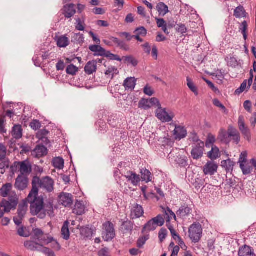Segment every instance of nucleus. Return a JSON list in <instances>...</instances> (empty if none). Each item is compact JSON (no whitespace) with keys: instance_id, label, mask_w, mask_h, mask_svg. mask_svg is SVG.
<instances>
[{"instance_id":"nucleus-1","label":"nucleus","mask_w":256,"mask_h":256,"mask_svg":"<svg viewBox=\"0 0 256 256\" xmlns=\"http://www.w3.org/2000/svg\"><path fill=\"white\" fill-rule=\"evenodd\" d=\"M27 200L30 204V212L32 215L37 216L40 218H44L46 214L51 216L53 207L51 204H44V200L42 196H38L36 190H31L28 195Z\"/></svg>"},{"instance_id":"nucleus-2","label":"nucleus","mask_w":256,"mask_h":256,"mask_svg":"<svg viewBox=\"0 0 256 256\" xmlns=\"http://www.w3.org/2000/svg\"><path fill=\"white\" fill-rule=\"evenodd\" d=\"M54 184L53 180L48 176L43 178L42 179L34 176L32 181V190L36 189L38 194V188L40 187L48 192H51L54 190Z\"/></svg>"},{"instance_id":"nucleus-3","label":"nucleus","mask_w":256,"mask_h":256,"mask_svg":"<svg viewBox=\"0 0 256 256\" xmlns=\"http://www.w3.org/2000/svg\"><path fill=\"white\" fill-rule=\"evenodd\" d=\"M164 224V218L163 216L159 214L156 217L150 220L144 226L142 232L146 233L150 231L154 230L158 226H162Z\"/></svg>"},{"instance_id":"nucleus-4","label":"nucleus","mask_w":256,"mask_h":256,"mask_svg":"<svg viewBox=\"0 0 256 256\" xmlns=\"http://www.w3.org/2000/svg\"><path fill=\"white\" fill-rule=\"evenodd\" d=\"M16 204L17 198L16 194L9 201L2 200L0 204V218L3 217L5 213L9 212L12 209L14 208Z\"/></svg>"},{"instance_id":"nucleus-5","label":"nucleus","mask_w":256,"mask_h":256,"mask_svg":"<svg viewBox=\"0 0 256 256\" xmlns=\"http://www.w3.org/2000/svg\"><path fill=\"white\" fill-rule=\"evenodd\" d=\"M32 232L34 239L37 240L42 246L48 244L52 240V236L48 234H44L40 229L36 228Z\"/></svg>"},{"instance_id":"nucleus-6","label":"nucleus","mask_w":256,"mask_h":256,"mask_svg":"<svg viewBox=\"0 0 256 256\" xmlns=\"http://www.w3.org/2000/svg\"><path fill=\"white\" fill-rule=\"evenodd\" d=\"M102 238L106 242L112 240L116 236L114 226L110 222H106L102 225Z\"/></svg>"},{"instance_id":"nucleus-7","label":"nucleus","mask_w":256,"mask_h":256,"mask_svg":"<svg viewBox=\"0 0 256 256\" xmlns=\"http://www.w3.org/2000/svg\"><path fill=\"white\" fill-rule=\"evenodd\" d=\"M202 230L200 224H194L189 228L188 234L193 242H198L202 236Z\"/></svg>"},{"instance_id":"nucleus-8","label":"nucleus","mask_w":256,"mask_h":256,"mask_svg":"<svg viewBox=\"0 0 256 256\" xmlns=\"http://www.w3.org/2000/svg\"><path fill=\"white\" fill-rule=\"evenodd\" d=\"M156 114L157 118L162 122H170L172 121L174 117V114L173 112H166V108H162V106L157 108Z\"/></svg>"},{"instance_id":"nucleus-9","label":"nucleus","mask_w":256,"mask_h":256,"mask_svg":"<svg viewBox=\"0 0 256 256\" xmlns=\"http://www.w3.org/2000/svg\"><path fill=\"white\" fill-rule=\"evenodd\" d=\"M120 171L122 176L126 178V182L133 186H137L141 181L140 176L134 172L130 170L123 172L122 169L120 170Z\"/></svg>"},{"instance_id":"nucleus-10","label":"nucleus","mask_w":256,"mask_h":256,"mask_svg":"<svg viewBox=\"0 0 256 256\" xmlns=\"http://www.w3.org/2000/svg\"><path fill=\"white\" fill-rule=\"evenodd\" d=\"M204 142L200 140L197 141L196 146L194 147L191 152L192 156L194 159L198 160L202 156L204 150Z\"/></svg>"},{"instance_id":"nucleus-11","label":"nucleus","mask_w":256,"mask_h":256,"mask_svg":"<svg viewBox=\"0 0 256 256\" xmlns=\"http://www.w3.org/2000/svg\"><path fill=\"white\" fill-rule=\"evenodd\" d=\"M19 166V171L21 174L20 176H27L32 172V166L28 160L18 162L16 164V166Z\"/></svg>"},{"instance_id":"nucleus-12","label":"nucleus","mask_w":256,"mask_h":256,"mask_svg":"<svg viewBox=\"0 0 256 256\" xmlns=\"http://www.w3.org/2000/svg\"><path fill=\"white\" fill-rule=\"evenodd\" d=\"M144 211L142 207L137 204L132 205L130 216L132 219L138 218L143 216Z\"/></svg>"},{"instance_id":"nucleus-13","label":"nucleus","mask_w":256,"mask_h":256,"mask_svg":"<svg viewBox=\"0 0 256 256\" xmlns=\"http://www.w3.org/2000/svg\"><path fill=\"white\" fill-rule=\"evenodd\" d=\"M24 246L29 250L32 251H40L42 250L44 246H42L41 244L35 240L33 238V234L32 235V240H28L24 242Z\"/></svg>"},{"instance_id":"nucleus-14","label":"nucleus","mask_w":256,"mask_h":256,"mask_svg":"<svg viewBox=\"0 0 256 256\" xmlns=\"http://www.w3.org/2000/svg\"><path fill=\"white\" fill-rule=\"evenodd\" d=\"M59 203L65 207H70L72 204V196L71 194L62 192L59 196Z\"/></svg>"},{"instance_id":"nucleus-15","label":"nucleus","mask_w":256,"mask_h":256,"mask_svg":"<svg viewBox=\"0 0 256 256\" xmlns=\"http://www.w3.org/2000/svg\"><path fill=\"white\" fill-rule=\"evenodd\" d=\"M175 128L173 132V135L176 140H181L187 136V130L184 126L174 125Z\"/></svg>"},{"instance_id":"nucleus-16","label":"nucleus","mask_w":256,"mask_h":256,"mask_svg":"<svg viewBox=\"0 0 256 256\" xmlns=\"http://www.w3.org/2000/svg\"><path fill=\"white\" fill-rule=\"evenodd\" d=\"M228 134L229 138L230 140H232L233 142L238 144L240 139V136L238 130L233 126H230L228 128Z\"/></svg>"},{"instance_id":"nucleus-17","label":"nucleus","mask_w":256,"mask_h":256,"mask_svg":"<svg viewBox=\"0 0 256 256\" xmlns=\"http://www.w3.org/2000/svg\"><path fill=\"white\" fill-rule=\"evenodd\" d=\"M218 166L212 162H208L203 168V171L206 175L210 176L214 174L216 172Z\"/></svg>"},{"instance_id":"nucleus-18","label":"nucleus","mask_w":256,"mask_h":256,"mask_svg":"<svg viewBox=\"0 0 256 256\" xmlns=\"http://www.w3.org/2000/svg\"><path fill=\"white\" fill-rule=\"evenodd\" d=\"M28 178L25 176H19L16 179L15 187L19 190H23L27 187Z\"/></svg>"},{"instance_id":"nucleus-19","label":"nucleus","mask_w":256,"mask_h":256,"mask_svg":"<svg viewBox=\"0 0 256 256\" xmlns=\"http://www.w3.org/2000/svg\"><path fill=\"white\" fill-rule=\"evenodd\" d=\"M47 154L46 148L43 146H37L32 152V156L36 158H40L44 156Z\"/></svg>"},{"instance_id":"nucleus-20","label":"nucleus","mask_w":256,"mask_h":256,"mask_svg":"<svg viewBox=\"0 0 256 256\" xmlns=\"http://www.w3.org/2000/svg\"><path fill=\"white\" fill-rule=\"evenodd\" d=\"M255 254L251 247L244 245L240 248L238 250V256H255Z\"/></svg>"},{"instance_id":"nucleus-21","label":"nucleus","mask_w":256,"mask_h":256,"mask_svg":"<svg viewBox=\"0 0 256 256\" xmlns=\"http://www.w3.org/2000/svg\"><path fill=\"white\" fill-rule=\"evenodd\" d=\"M64 14L66 18H70L74 15L76 12L74 4H66L64 8Z\"/></svg>"},{"instance_id":"nucleus-22","label":"nucleus","mask_w":256,"mask_h":256,"mask_svg":"<svg viewBox=\"0 0 256 256\" xmlns=\"http://www.w3.org/2000/svg\"><path fill=\"white\" fill-rule=\"evenodd\" d=\"M97 69V65L95 61H90L84 67L85 72L88 74H92L95 72Z\"/></svg>"},{"instance_id":"nucleus-23","label":"nucleus","mask_w":256,"mask_h":256,"mask_svg":"<svg viewBox=\"0 0 256 256\" xmlns=\"http://www.w3.org/2000/svg\"><path fill=\"white\" fill-rule=\"evenodd\" d=\"M11 134L13 138L20 139L22 136V128L20 125H14L12 128Z\"/></svg>"},{"instance_id":"nucleus-24","label":"nucleus","mask_w":256,"mask_h":256,"mask_svg":"<svg viewBox=\"0 0 256 256\" xmlns=\"http://www.w3.org/2000/svg\"><path fill=\"white\" fill-rule=\"evenodd\" d=\"M136 84V79L134 78L130 77L126 79L124 82V86L126 90H132Z\"/></svg>"},{"instance_id":"nucleus-25","label":"nucleus","mask_w":256,"mask_h":256,"mask_svg":"<svg viewBox=\"0 0 256 256\" xmlns=\"http://www.w3.org/2000/svg\"><path fill=\"white\" fill-rule=\"evenodd\" d=\"M220 156L218 148L216 146H212V150L208 153V157L212 160H214Z\"/></svg>"},{"instance_id":"nucleus-26","label":"nucleus","mask_w":256,"mask_h":256,"mask_svg":"<svg viewBox=\"0 0 256 256\" xmlns=\"http://www.w3.org/2000/svg\"><path fill=\"white\" fill-rule=\"evenodd\" d=\"M218 139L225 144H229L230 140L229 138L228 132H226L223 128L220 130L218 132Z\"/></svg>"},{"instance_id":"nucleus-27","label":"nucleus","mask_w":256,"mask_h":256,"mask_svg":"<svg viewBox=\"0 0 256 256\" xmlns=\"http://www.w3.org/2000/svg\"><path fill=\"white\" fill-rule=\"evenodd\" d=\"M140 174L142 175L140 177L141 180L145 182L146 183L152 181V174L148 170L142 168L140 170Z\"/></svg>"},{"instance_id":"nucleus-28","label":"nucleus","mask_w":256,"mask_h":256,"mask_svg":"<svg viewBox=\"0 0 256 256\" xmlns=\"http://www.w3.org/2000/svg\"><path fill=\"white\" fill-rule=\"evenodd\" d=\"M89 49L92 52H95L96 55L104 56L106 54V50L99 45H92L89 46Z\"/></svg>"},{"instance_id":"nucleus-29","label":"nucleus","mask_w":256,"mask_h":256,"mask_svg":"<svg viewBox=\"0 0 256 256\" xmlns=\"http://www.w3.org/2000/svg\"><path fill=\"white\" fill-rule=\"evenodd\" d=\"M120 229L124 234H130L133 229V224L130 222H124L121 226Z\"/></svg>"},{"instance_id":"nucleus-30","label":"nucleus","mask_w":256,"mask_h":256,"mask_svg":"<svg viewBox=\"0 0 256 256\" xmlns=\"http://www.w3.org/2000/svg\"><path fill=\"white\" fill-rule=\"evenodd\" d=\"M156 10L159 13V15L161 16H165L168 12V6L164 2H160L156 6Z\"/></svg>"},{"instance_id":"nucleus-31","label":"nucleus","mask_w":256,"mask_h":256,"mask_svg":"<svg viewBox=\"0 0 256 256\" xmlns=\"http://www.w3.org/2000/svg\"><path fill=\"white\" fill-rule=\"evenodd\" d=\"M191 209L187 206H184L180 208L179 210L176 212L178 216L184 218L188 216L190 213Z\"/></svg>"},{"instance_id":"nucleus-32","label":"nucleus","mask_w":256,"mask_h":256,"mask_svg":"<svg viewBox=\"0 0 256 256\" xmlns=\"http://www.w3.org/2000/svg\"><path fill=\"white\" fill-rule=\"evenodd\" d=\"M12 188V184L8 183L4 185L0 190V193L2 196L6 198L10 196Z\"/></svg>"},{"instance_id":"nucleus-33","label":"nucleus","mask_w":256,"mask_h":256,"mask_svg":"<svg viewBox=\"0 0 256 256\" xmlns=\"http://www.w3.org/2000/svg\"><path fill=\"white\" fill-rule=\"evenodd\" d=\"M69 44V40L66 36H62L57 39V45L60 48H66Z\"/></svg>"},{"instance_id":"nucleus-34","label":"nucleus","mask_w":256,"mask_h":256,"mask_svg":"<svg viewBox=\"0 0 256 256\" xmlns=\"http://www.w3.org/2000/svg\"><path fill=\"white\" fill-rule=\"evenodd\" d=\"M28 210V204L26 202H23L18 205V215L24 218Z\"/></svg>"},{"instance_id":"nucleus-35","label":"nucleus","mask_w":256,"mask_h":256,"mask_svg":"<svg viewBox=\"0 0 256 256\" xmlns=\"http://www.w3.org/2000/svg\"><path fill=\"white\" fill-rule=\"evenodd\" d=\"M85 207L80 202H78L76 204L73 210L74 214L77 215H82L84 212Z\"/></svg>"},{"instance_id":"nucleus-36","label":"nucleus","mask_w":256,"mask_h":256,"mask_svg":"<svg viewBox=\"0 0 256 256\" xmlns=\"http://www.w3.org/2000/svg\"><path fill=\"white\" fill-rule=\"evenodd\" d=\"M118 74V71L116 68L114 66H110L108 70L105 72V74L112 80L114 77Z\"/></svg>"},{"instance_id":"nucleus-37","label":"nucleus","mask_w":256,"mask_h":256,"mask_svg":"<svg viewBox=\"0 0 256 256\" xmlns=\"http://www.w3.org/2000/svg\"><path fill=\"white\" fill-rule=\"evenodd\" d=\"M164 218L166 219V222H170V221L174 218L176 220V216L174 213L168 208L164 209Z\"/></svg>"},{"instance_id":"nucleus-38","label":"nucleus","mask_w":256,"mask_h":256,"mask_svg":"<svg viewBox=\"0 0 256 256\" xmlns=\"http://www.w3.org/2000/svg\"><path fill=\"white\" fill-rule=\"evenodd\" d=\"M234 166V162L230 159L222 162V166L224 167L226 171H232Z\"/></svg>"},{"instance_id":"nucleus-39","label":"nucleus","mask_w":256,"mask_h":256,"mask_svg":"<svg viewBox=\"0 0 256 256\" xmlns=\"http://www.w3.org/2000/svg\"><path fill=\"white\" fill-rule=\"evenodd\" d=\"M61 232L64 239L68 240L70 238V231L68 222H64L62 228Z\"/></svg>"},{"instance_id":"nucleus-40","label":"nucleus","mask_w":256,"mask_h":256,"mask_svg":"<svg viewBox=\"0 0 256 256\" xmlns=\"http://www.w3.org/2000/svg\"><path fill=\"white\" fill-rule=\"evenodd\" d=\"M138 108L144 110H148L151 108L149 100L146 98L142 99L139 102Z\"/></svg>"},{"instance_id":"nucleus-41","label":"nucleus","mask_w":256,"mask_h":256,"mask_svg":"<svg viewBox=\"0 0 256 256\" xmlns=\"http://www.w3.org/2000/svg\"><path fill=\"white\" fill-rule=\"evenodd\" d=\"M53 164L56 168L62 169L64 166V160L62 158H56L53 160Z\"/></svg>"},{"instance_id":"nucleus-42","label":"nucleus","mask_w":256,"mask_h":256,"mask_svg":"<svg viewBox=\"0 0 256 256\" xmlns=\"http://www.w3.org/2000/svg\"><path fill=\"white\" fill-rule=\"evenodd\" d=\"M187 86L188 88L196 96L198 95V92L197 88L194 86V82L190 78H187Z\"/></svg>"},{"instance_id":"nucleus-43","label":"nucleus","mask_w":256,"mask_h":256,"mask_svg":"<svg viewBox=\"0 0 256 256\" xmlns=\"http://www.w3.org/2000/svg\"><path fill=\"white\" fill-rule=\"evenodd\" d=\"M216 142L215 136L211 134H209L207 136L206 140V148L212 146Z\"/></svg>"},{"instance_id":"nucleus-44","label":"nucleus","mask_w":256,"mask_h":256,"mask_svg":"<svg viewBox=\"0 0 256 256\" xmlns=\"http://www.w3.org/2000/svg\"><path fill=\"white\" fill-rule=\"evenodd\" d=\"M78 68L74 64H70L67 66L66 72L68 74L74 76L78 72Z\"/></svg>"},{"instance_id":"nucleus-45","label":"nucleus","mask_w":256,"mask_h":256,"mask_svg":"<svg viewBox=\"0 0 256 256\" xmlns=\"http://www.w3.org/2000/svg\"><path fill=\"white\" fill-rule=\"evenodd\" d=\"M134 35H138L140 36L144 37L146 36L147 30L144 27L137 28L134 32Z\"/></svg>"},{"instance_id":"nucleus-46","label":"nucleus","mask_w":256,"mask_h":256,"mask_svg":"<svg viewBox=\"0 0 256 256\" xmlns=\"http://www.w3.org/2000/svg\"><path fill=\"white\" fill-rule=\"evenodd\" d=\"M149 239V235L144 236L138 238L137 241V246L141 248L145 244L146 241Z\"/></svg>"},{"instance_id":"nucleus-47","label":"nucleus","mask_w":256,"mask_h":256,"mask_svg":"<svg viewBox=\"0 0 256 256\" xmlns=\"http://www.w3.org/2000/svg\"><path fill=\"white\" fill-rule=\"evenodd\" d=\"M240 30L243 35L244 38L246 40L247 38L246 31L248 30V24L246 21H244L240 28Z\"/></svg>"},{"instance_id":"nucleus-48","label":"nucleus","mask_w":256,"mask_h":256,"mask_svg":"<svg viewBox=\"0 0 256 256\" xmlns=\"http://www.w3.org/2000/svg\"><path fill=\"white\" fill-rule=\"evenodd\" d=\"M122 60H124L125 62L131 64L134 66H136L138 64L137 60L132 56H124Z\"/></svg>"},{"instance_id":"nucleus-49","label":"nucleus","mask_w":256,"mask_h":256,"mask_svg":"<svg viewBox=\"0 0 256 256\" xmlns=\"http://www.w3.org/2000/svg\"><path fill=\"white\" fill-rule=\"evenodd\" d=\"M240 130L241 132L242 135L244 136V138H246L248 141H250L251 135L250 130L248 129V128L246 126Z\"/></svg>"},{"instance_id":"nucleus-50","label":"nucleus","mask_w":256,"mask_h":256,"mask_svg":"<svg viewBox=\"0 0 256 256\" xmlns=\"http://www.w3.org/2000/svg\"><path fill=\"white\" fill-rule=\"evenodd\" d=\"M244 8L242 6H240L236 8L234 12V16L236 18L242 17L244 15Z\"/></svg>"},{"instance_id":"nucleus-51","label":"nucleus","mask_w":256,"mask_h":256,"mask_svg":"<svg viewBox=\"0 0 256 256\" xmlns=\"http://www.w3.org/2000/svg\"><path fill=\"white\" fill-rule=\"evenodd\" d=\"M48 132L45 129H42L40 130L36 134V138L39 140H41L42 138L46 136Z\"/></svg>"},{"instance_id":"nucleus-52","label":"nucleus","mask_w":256,"mask_h":256,"mask_svg":"<svg viewBox=\"0 0 256 256\" xmlns=\"http://www.w3.org/2000/svg\"><path fill=\"white\" fill-rule=\"evenodd\" d=\"M49 244H50L51 248L56 251H58L60 250V244L52 237Z\"/></svg>"},{"instance_id":"nucleus-53","label":"nucleus","mask_w":256,"mask_h":256,"mask_svg":"<svg viewBox=\"0 0 256 256\" xmlns=\"http://www.w3.org/2000/svg\"><path fill=\"white\" fill-rule=\"evenodd\" d=\"M168 234L167 230L165 228H162L158 233V238L160 242H162L166 238V236Z\"/></svg>"},{"instance_id":"nucleus-54","label":"nucleus","mask_w":256,"mask_h":256,"mask_svg":"<svg viewBox=\"0 0 256 256\" xmlns=\"http://www.w3.org/2000/svg\"><path fill=\"white\" fill-rule=\"evenodd\" d=\"M30 126L32 130H36L41 127V124L39 120H34L30 123Z\"/></svg>"},{"instance_id":"nucleus-55","label":"nucleus","mask_w":256,"mask_h":256,"mask_svg":"<svg viewBox=\"0 0 256 256\" xmlns=\"http://www.w3.org/2000/svg\"><path fill=\"white\" fill-rule=\"evenodd\" d=\"M248 153L246 151L243 152L241 153L238 162L240 165L246 163L247 160Z\"/></svg>"},{"instance_id":"nucleus-56","label":"nucleus","mask_w":256,"mask_h":256,"mask_svg":"<svg viewBox=\"0 0 256 256\" xmlns=\"http://www.w3.org/2000/svg\"><path fill=\"white\" fill-rule=\"evenodd\" d=\"M246 86H247V80H245L241 84L240 88H238L235 91L236 94H240L242 93L246 89Z\"/></svg>"},{"instance_id":"nucleus-57","label":"nucleus","mask_w":256,"mask_h":256,"mask_svg":"<svg viewBox=\"0 0 256 256\" xmlns=\"http://www.w3.org/2000/svg\"><path fill=\"white\" fill-rule=\"evenodd\" d=\"M149 102L150 103V107L156 106L158 108L161 106V104L160 102L156 98H152L149 99Z\"/></svg>"},{"instance_id":"nucleus-58","label":"nucleus","mask_w":256,"mask_h":256,"mask_svg":"<svg viewBox=\"0 0 256 256\" xmlns=\"http://www.w3.org/2000/svg\"><path fill=\"white\" fill-rule=\"evenodd\" d=\"M144 93L147 96H152L154 94V90L151 86L146 85L144 88Z\"/></svg>"},{"instance_id":"nucleus-59","label":"nucleus","mask_w":256,"mask_h":256,"mask_svg":"<svg viewBox=\"0 0 256 256\" xmlns=\"http://www.w3.org/2000/svg\"><path fill=\"white\" fill-rule=\"evenodd\" d=\"M105 54L107 58H108L111 60H116L120 62L122 60V58H120L118 56L112 54L110 52H107Z\"/></svg>"},{"instance_id":"nucleus-60","label":"nucleus","mask_w":256,"mask_h":256,"mask_svg":"<svg viewBox=\"0 0 256 256\" xmlns=\"http://www.w3.org/2000/svg\"><path fill=\"white\" fill-rule=\"evenodd\" d=\"M240 166L244 174H248L251 172L252 169L250 166H245L244 164H241Z\"/></svg>"},{"instance_id":"nucleus-61","label":"nucleus","mask_w":256,"mask_h":256,"mask_svg":"<svg viewBox=\"0 0 256 256\" xmlns=\"http://www.w3.org/2000/svg\"><path fill=\"white\" fill-rule=\"evenodd\" d=\"M6 148L2 144H0V160L4 159L6 156Z\"/></svg>"},{"instance_id":"nucleus-62","label":"nucleus","mask_w":256,"mask_h":256,"mask_svg":"<svg viewBox=\"0 0 256 256\" xmlns=\"http://www.w3.org/2000/svg\"><path fill=\"white\" fill-rule=\"evenodd\" d=\"M176 30L182 34H184L186 33L187 31V29L185 26V25L183 24H179L177 25Z\"/></svg>"},{"instance_id":"nucleus-63","label":"nucleus","mask_w":256,"mask_h":256,"mask_svg":"<svg viewBox=\"0 0 256 256\" xmlns=\"http://www.w3.org/2000/svg\"><path fill=\"white\" fill-rule=\"evenodd\" d=\"M76 28L78 30L83 31L84 30V26L80 18L76 20Z\"/></svg>"},{"instance_id":"nucleus-64","label":"nucleus","mask_w":256,"mask_h":256,"mask_svg":"<svg viewBox=\"0 0 256 256\" xmlns=\"http://www.w3.org/2000/svg\"><path fill=\"white\" fill-rule=\"evenodd\" d=\"M98 256H109V250L108 248H104L100 250L98 252Z\"/></svg>"}]
</instances>
